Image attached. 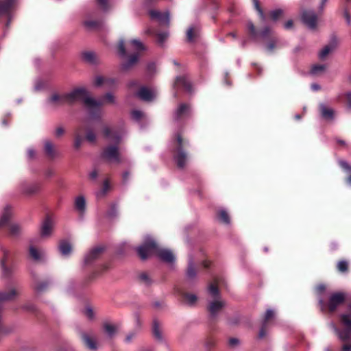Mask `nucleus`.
<instances>
[{"mask_svg":"<svg viewBox=\"0 0 351 351\" xmlns=\"http://www.w3.org/2000/svg\"><path fill=\"white\" fill-rule=\"evenodd\" d=\"M137 252L142 259L156 254L161 261L167 263H172L175 261V256L170 250L158 247L149 237L145 238L144 243L137 248Z\"/></svg>","mask_w":351,"mask_h":351,"instance_id":"nucleus-1","label":"nucleus"},{"mask_svg":"<svg viewBox=\"0 0 351 351\" xmlns=\"http://www.w3.org/2000/svg\"><path fill=\"white\" fill-rule=\"evenodd\" d=\"M66 102L72 103L82 99L86 107L90 112L99 109L101 102L92 97L84 88H78L64 95Z\"/></svg>","mask_w":351,"mask_h":351,"instance_id":"nucleus-2","label":"nucleus"},{"mask_svg":"<svg viewBox=\"0 0 351 351\" xmlns=\"http://www.w3.org/2000/svg\"><path fill=\"white\" fill-rule=\"evenodd\" d=\"M127 50L129 52L136 51V53L131 55L128 59L121 64V69L128 71L134 66L138 61V52L145 50L144 45L138 40L134 39L127 45Z\"/></svg>","mask_w":351,"mask_h":351,"instance_id":"nucleus-3","label":"nucleus"},{"mask_svg":"<svg viewBox=\"0 0 351 351\" xmlns=\"http://www.w3.org/2000/svg\"><path fill=\"white\" fill-rule=\"evenodd\" d=\"M208 291L213 298V301L209 303L208 308L211 315L215 316L226 306V302L219 298L218 287L215 284H210L208 286Z\"/></svg>","mask_w":351,"mask_h":351,"instance_id":"nucleus-4","label":"nucleus"},{"mask_svg":"<svg viewBox=\"0 0 351 351\" xmlns=\"http://www.w3.org/2000/svg\"><path fill=\"white\" fill-rule=\"evenodd\" d=\"M349 310L350 311L348 314H343L341 316V321L343 326L345 327L343 331H339L335 328V331L342 341H347L351 337V303L349 306Z\"/></svg>","mask_w":351,"mask_h":351,"instance_id":"nucleus-5","label":"nucleus"},{"mask_svg":"<svg viewBox=\"0 0 351 351\" xmlns=\"http://www.w3.org/2000/svg\"><path fill=\"white\" fill-rule=\"evenodd\" d=\"M103 157L109 162L118 163L121 161L120 154L116 146L106 147L103 152Z\"/></svg>","mask_w":351,"mask_h":351,"instance_id":"nucleus-6","label":"nucleus"},{"mask_svg":"<svg viewBox=\"0 0 351 351\" xmlns=\"http://www.w3.org/2000/svg\"><path fill=\"white\" fill-rule=\"evenodd\" d=\"M302 20L309 29H314L316 27L317 16L314 12L311 10L304 11L302 14Z\"/></svg>","mask_w":351,"mask_h":351,"instance_id":"nucleus-7","label":"nucleus"},{"mask_svg":"<svg viewBox=\"0 0 351 351\" xmlns=\"http://www.w3.org/2000/svg\"><path fill=\"white\" fill-rule=\"evenodd\" d=\"M345 300V295L342 293H332L328 298V307L330 311H334L337 306L341 304Z\"/></svg>","mask_w":351,"mask_h":351,"instance_id":"nucleus-8","label":"nucleus"},{"mask_svg":"<svg viewBox=\"0 0 351 351\" xmlns=\"http://www.w3.org/2000/svg\"><path fill=\"white\" fill-rule=\"evenodd\" d=\"M177 142L179 145V147L178 149L177 154L175 156V160L177 162V165L179 167H184L186 165V154L182 150L181 146H182V138L180 135L177 136Z\"/></svg>","mask_w":351,"mask_h":351,"instance_id":"nucleus-9","label":"nucleus"},{"mask_svg":"<svg viewBox=\"0 0 351 351\" xmlns=\"http://www.w3.org/2000/svg\"><path fill=\"white\" fill-rule=\"evenodd\" d=\"M137 96L143 101H150L156 97V92L154 89L143 86L137 93Z\"/></svg>","mask_w":351,"mask_h":351,"instance_id":"nucleus-10","label":"nucleus"},{"mask_svg":"<svg viewBox=\"0 0 351 351\" xmlns=\"http://www.w3.org/2000/svg\"><path fill=\"white\" fill-rule=\"evenodd\" d=\"M149 16L152 19L157 20L160 24L169 25V15L168 12L164 14L157 10H150Z\"/></svg>","mask_w":351,"mask_h":351,"instance_id":"nucleus-11","label":"nucleus"},{"mask_svg":"<svg viewBox=\"0 0 351 351\" xmlns=\"http://www.w3.org/2000/svg\"><path fill=\"white\" fill-rule=\"evenodd\" d=\"M104 248L101 247H97L92 249L85 256L84 261L86 263H90L93 261L97 259L102 253Z\"/></svg>","mask_w":351,"mask_h":351,"instance_id":"nucleus-12","label":"nucleus"},{"mask_svg":"<svg viewBox=\"0 0 351 351\" xmlns=\"http://www.w3.org/2000/svg\"><path fill=\"white\" fill-rule=\"evenodd\" d=\"M54 226V222L51 219L47 217L43 222L41 227V235L47 237L50 235Z\"/></svg>","mask_w":351,"mask_h":351,"instance_id":"nucleus-13","label":"nucleus"},{"mask_svg":"<svg viewBox=\"0 0 351 351\" xmlns=\"http://www.w3.org/2000/svg\"><path fill=\"white\" fill-rule=\"evenodd\" d=\"M21 190L23 194L31 195L39 191L40 186L35 183L25 184L22 186Z\"/></svg>","mask_w":351,"mask_h":351,"instance_id":"nucleus-14","label":"nucleus"},{"mask_svg":"<svg viewBox=\"0 0 351 351\" xmlns=\"http://www.w3.org/2000/svg\"><path fill=\"white\" fill-rule=\"evenodd\" d=\"M75 209L80 213L83 214L86 210V199L83 195L77 196L75 199Z\"/></svg>","mask_w":351,"mask_h":351,"instance_id":"nucleus-15","label":"nucleus"},{"mask_svg":"<svg viewBox=\"0 0 351 351\" xmlns=\"http://www.w3.org/2000/svg\"><path fill=\"white\" fill-rule=\"evenodd\" d=\"M174 86L177 88L183 87L188 91L191 90V83L184 76L178 77Z\"/></svg>","mask_w":351,"mask_h":351,"instance_id":"nucleus-16","label":"nucleus"},{"mask_svg":"<svg viewBox=\"0 0 351 351\" xmlns=\"http://www.w3.org/2000/svg\"><path fill=\"white\" fill-rule=\"evenodd\" d=\"M82 58L84 61L89 64H96L97 62V55L92 51H86L82 54Z\"/></svg>","mask_w":351,"mask_h":351,"instance_id":"nucleus-17","label":"nucleus"},{"mask_svg":"<svg viewBox=\"0 0 351 351\" xmlns=\"http://www.w3.org/2000/svg\"><path fill=\"white\" fill-rule=\"evenodd\" d=\"M189 107L186 104H181L175 112V119L178 120L188 114Z\"/></svg>","mask_w":351,"mask_h":351,"instance_id":"nucleus-18","label":"nucleus"},{"mask_svg":"<svg viewBox=\"0 0 351 351\" xmlns=\"http://www.w3.org/2000/svg\"><path fill=\"white\" fill-rule=\"evenodd\" d=\"M320 110L322 116L326 119H332L334 117V110L332 108H328L324 104L320 105Z\"/></svg>","mask_w":351,"mask_h":351,"instance_id":"nucleus-19","label":"nucleus"},{"mask_svg":"<svg viewBox=\"0 0 351 351\" xmlns=\"http://www.w3.org/2000/svg\"><path fill=\"white\" fill-rule=\"evenodd\" d=\"M59 250L63 256H67L71 254L72 247L70 243L66 241H62L59 245Z\"/></svg>","mask_w":351,"mask_h":351,"instance_id":"nucleus-20","label":"nucleus"},{"mask_svg":"<svg viewBox=\"0 0 351 351\" xmlns=\"http://www.w3.org/2000/svg\"><path fill=\"white\" fill-rule=\"evenodd\" d=\"M336 43H330L326 46H325L319 52V57L321 59H324L326 56L333 51L336 48Z\"/></svg>","mask_w":351,"mask_h":351,"instance_id":"nucleus-21","label":"nucleus"},{"mask_svg":"<svg viewBox=\"0 0 351 351\" xmlns=\"http://www.w3.org/2000/svg\"><path fill=\"white\" fill-rule=\"evenodd\" d=\"M82 339L86 346L90 350H96L97 344L95 340L86 334L82 335Z\"/></svg>","mask_w":351,"mask_h":351,"instance_id":"nucleus-22","label":"nucleus"},{"mask_svg":"<svg viewBox=\"0 0 351 351\" xmlns=\"http://www.w3.org/2000/svg\"><path fill=\"white\" fill-rule=\"evenodd\" d=\"M160 326V322L157 320H154L152 325V331L155 338L158 340H161L162 337Z\"/></svg>","mask_w":351,"mask_h":351,"instance_id":"nucleus-23","label":"nucleus"},{"mask_svg":"<svg viewBox=\"0 0 351 351\" xmlns=\"http://www.w3.org/2000/svg\"><path fill=\"white\" fill-rule=\"evenodd\" d=\"M11 215V208L9 206H6L4 209V212L0 219V227L7 224Z\"/></svg>","mask_w":351,"mask_h":351,"instance_id":"nucleus-24","label":"nucleus"},{"mask_svg":"<svg viewBox=\"0 0 351 351\" xmlns=\"http://www.w3.org/2000/svg\"><path fill=\"white\" fill-rule=\"evenodd\" d=\"M13 3V0H3L0 1V14H5L8 12Z\"/></svg>","mask_w":351,"mask_h":351,"instance_id":"nucleus-25","label":"nucleus"},{"mask_svg":"<svg viewBox=\"0 0 351 351\" xmlns=\"http://www.w3.org/2000/svg\"><path fill=\"white\" fill-rule=\"evenodd\" d=\"M29 252L30 256L36 261L40 260L43 255V253L42 252L39 251L34 246L29 247Z\"/></svg>","mask_w":351,"mask_h":351,"instance_id":"nucleus-26","label":"nucleus"},{"mask_svg":"<svg viewBox=\"0 0 351 351\" xmlns=\"http://www.w3.org/2000/svg\"><path fill=\"white\" fill-rule=\"evenodd\" d=\"M219 220L225 224H229L230 222V217L225 210H220L218 213Z\"/></svg>","mask_w":351,"mask_h":351,"instance_id":"nucleus-27","label":"nucleus"},{"mask_svg":"<svg viewBox=\"0 0 351 351\" xmlns=\"http://www.w3.org/2000/svg\"><path fill=\"white\" fill-rule=\"evenodd\" d=\"M197 298L194 294H185L184 296V302L189 306H192L196 303Z\"/></svg>","mask_w":351,"mask_h":351,"instance_id":"nucleus-28","label":"nucleus"},{"mask_svg":"<svg viewBox=\"0 0 351 351\" xmlns=\"http://www.w3.org/2000/svg\"><path fill=\"white\" fill-rule=\"evenodd\" d=\"M97 101L101 102L100 106H101L105 102L110 103V104H114L115 102V99H114V97L111 93H107L104 96V97L102 100H97ZM99 107H101V106H99ZM99 110V109H97L95 110H91L90 112H94L98 111Z\"/></svg>","mask_w":351,"mask_h":351,"instance_id":"nucleus-29","label":"nucleus"},{"mask_svg":"<svg viewBox=\"0 0 351 351\" xmlns=\"http://www.w3.org/2000/svg\"><path fill=\"white\" fill-rule=\"evenodd\" d=\"M10 234L12 236H16L21 232V227L19 224L11 223L8 224Z\"/></svg>","mask_w":351,"mask_h":351,"instance_id":"nucleus-30","label":"nucleus"},{"mask_svg":"<svg viewBox=\"0 0 351 351\" xmlns=\"http://www.w3.org/2000/svg\"><path fill=\"white\" fill-rule=\"evenodd\" d=\"M112 80L110 79L104 78L101 76H97L94 80V85L96 86H99L104 84H110L112 83Z\"/></svg>","mask_w":351,"mask_h":351,"instance_id":"nucleus-31","label":"nucleus"},{"mask_svg":"<svg viewBox=\"0 0 351 351\" xmlns=\"http://www.w3.org/2000/svg\"><path fill=\"white\" fill-rule=\"evenodd\" d=\"M84 25L88 29H95L99 27L100 23L93 20H87L84 21Z\"/></svg>","mask_w":351,"mask_h":351,"instance_id":"nucleus-32","label":"nucleus"},{"mask_svg":"<svg viewBox=\"0 0 351 351\" xmlns=\"http://www.w3.org/2000/svg\"><path fill=\"white\" fill-rule=\"evenodd\" d=\"M104 329L106 333L110 337L116 332V327L114 325L108 323L104 324Z\"/></svg>","mask_w":351,"mask_h":351,"instance_id":"nucleus-33","label":"nucleus"},{"mask_svg":"<svg viewBox=\"0 0 351 351\" xmlns=\"http://www.w3.org/2000/svg\"><path fill=\"white\" fill-rule=\"evenodd\" d=\"M45 150L47 154L49 155L50 157H53L55 156L53 145L51 142L47 141L45 143Z\"/></svg>","mask_w":351,"mask_h":351,"instance_id":"nucleus-34","label":"nucleus"},{"mask_svg":"<svg viewBox=\"0 0 351 351\" xmlns=\"http://www.w3.org/2000/svg\"><path fill=\"white\" fill-rule=\"evenodd\" d=\"M103 133L104 135L107 138H112L117 140L119 138L118 136L114 134V132L109 128V127H104L103 129Z\"/></svg>","mask_w":351,"mask_h":351,"instance_id":"nucleus-35","label":"nucleus"},{"mask_svg":"<svg viewBox=\"0 0 351 351\" xmlns=\"http://www.w3.org/2000/svg\"><path fill=\"white\" fill-rule=\"evenodd\" d=\"M253 3H254V5L255 7V9L257 10L261 20L263 21H264L265 20V14H264L263 10L261 9V8L259 5L258 0H253Z\"/></svg>","mask_w":351,"mask_h":351,"instance_id":"nucleus-36","label":"nucleus"},{"mask_svg":"<svg viewBox=\"0 0 351 351\" xmlns=\"http://www.w3.org/2000/svg\"><path fill=\"white\" fill-rule=\"evenodd\" d=\"M326 66L323 64L314 65L311 69V73L317 75L324 72Z\"/></svg>","mask_w":351,"mask_h":351,"instance_id":"nucleus-37","label":"nucleus"},{"mask_svg":"<svg viewBox=\"0 0 351 351\" xmlns=\"http://www.w3.org/2000/svg\"><path fill=\"white\" fill-rule=\"evenodd\" d=\"M50 101L51 103H54V104L58 103V102H60V103L66 102L64 95L60 96L57 94H54L51 97Z\"/></svg>","mask_w":351,"mask_h":351,"instance_id":"nucleus-38","label":"nucleus"},{"mask_svg":"<svg viewBox=\"0 0 351 351\" xmlns=\"http://www.w3.org/2000/svg\"><path fill=\"white\" fill-rule=\"evenodd\" d=\"M274 317V312L273 310L268 309L264 316L263 324L265 325L267 322Z\"/></svg>","mask_w":351,"mask_h":351,"instance_id":"nucleus-39","label":"nucleus"},{"mask_svg":"<svg viewBox=\"0 0 351 351\" xmlns=\"http://www.w3.org/2000/svg\"><path fill=\"white\" fill-rule=\"evenodd\" d=\"M83 141V137L80 133H77L75 136L74 146L75 148L79 149Z\"/></svg>","mask_w":351,"mask_h":351,"instance_id":"nucleus-40","label":"nucleus"},{"mask_svg":"<svg viewBox=\"0 0 351 351\" xmlns=\"http://www.w3.org/2000/svg\"><path fill=\"white\" fill-rule=\"evenodd\" d=\"M283 12L280 9L275 10L270 13L271 18L276 21L282 14Z\"/></svg>","mask_w":351,"mask_h":351,"instance_id":"nucleus-41","label":"nucleus"},{"mask_svg":"<svg viewBox=\"0 0 351 351\" xmlns=\"http://www.w3.org/2000/svg\"><path fill=\"white\" fill-rule=\"evenodd\" d=\"M119 55L121 56H125L126 55V49L124 45L123 40H120L118 45Z\"/></svg>","mask_w":351,"mask_h":351,"instance_id":"nucleus-42","label":"nucleus"},{"mask_svg":"<svg viewBox=\"0 0 351 351\" xmlns=\"http://www.w3.org/2000/svg\"><path fill=\"white\" fill-rule=\"evenodd\" d=\"M186 275H187V277L189 278H193L196 275V272H195V270L192 265V263H190L189 264V268L187 269V273H186Z\"/></svg>","mask_w":351,"mask_h":351,"instance_id":"nucleus-43","label":"nucleus"},{"mask_svg":"<svg viewBox=\"0 0 351 351\" xmlns=\"http://www.w3.org/2000/svg\"><path fill=\"white\" fill-rule=\"evenodd\" d=\"M84 314L86 316V317L89 319H93L95 317V313H94L93 310L89 306H88L85 308Z\"/></svg>","mask_w":351,"mask_h":351,"instance_id":"nucleus-44","label":"nucleus"},{"mask_svg":"<svg viewBox=\"0 0 351 351\" xmlns=\"http://www.w3.org/2000/svg\"><path fill=\"white\" fill-rule=\"evenodd\" d=\"M337 268L340 271H345L348 269V263L346 261H340L337 265Z\"/></svg>","mask_w":351,"mask_h":351,"instance_id":"nucleus-45","label":"nucleus"},{"mask_svg":"<svg viewBox=\"0 0 351 351\" xmlns=\"http://www.w3.org/2000/svg\"><path fill=\"white\" fill-rule=\"evenodd\" d=\"M132 117L135 120H139L143 117V114L142 112L139 110H134L132 112Z\"/></svg>","mask_w":351,"mask_h":351,"instance_id":"nucleus-46","label":"nucleus"},{"mask_svg":"<svg viewBox=\"0 0 351 351\" xmlns=\"http://www.w3.org/2000/svg\"><path fill=\"white\" fill-rule=\"evenodd\" d=\"M187 40L190 42L193 41L194 39V29L193 27L189 28L186 32Z\"/></svg>","mask_w":351,"mask_h":351,"instance_id":"nucleus-47","label":"nucleus"},{"mask_svg":"<svg viewBox=\"0 0 351 351\" xmlns=\"http://www.w3.org/2000/svg\"><path fill=\"white\" fill-rule=\"evenodd\" d=\"M95 138H96L95 134L93 132H89L87 133L86 139L89 142H91V143L94 142L95 141Z\"/></svg>","mask_w":351,"mask_h":351,"instance_id":"nucleus-48","label":"nucleus"},{"mask_svg":"<svg viewBox=\"0 0 351 351\" xmlns=\"http://www.w3.org/2000/svg\"><path fill=\"white\" fill-rule=\"evenodd\" d=\"M341 167L348 171H351V167L348 165V163L346 161H341L339 162Z\"/></svg>","mask_w":351,"mask_h":351,"instance_id":"nucleus-49","label":"nucleus"},{"mask_svg":"<svg viewBox=\"0 0 351 351\" xmlns=\"http://www.w3.org/2000/svg\"><path fill=\"white\" fill-rule=\"evenodd\" d=\"M168 37L167 32L160 33L158 34V38L159 42L162 43Z\"/></svg>","mask_w":351,"mask_h":351,"instance_id":"nucleus-50","label":"nucleus"},{"mask_svg":"<svg viewBox=\"0 0 351 351\" xmlns=\"http://www.w3.org/2000/svg\"><path fill=\"white\" fill-rule=\"evenodd\" d=\"M247 27L251 33L252 35L255 36L256 35V29L254 24L252 22H249L247 23Z\"/></svg>","mask_w":351,"mask_h":351,"instance_id":"nucleus-51","label":"nucleus"},{"mask_svg":"<svg viewBox=\"0 0 351 351\" xmlns=\"http://www.w3.org/2000/svg\"><path fill=\"white\" fill-rule=\"evenodd\" d=\"M97 3H99V5L101 6V8L104 10H107V1L106 0H97Z\"/></svg>","mask_w":351,"mask_h":351,"instance_id":"nucleus-52","label":"nucleus"},{"mask_svg":"<svg viewBox=\"0 0 351 351\" xmlns=\"http://www.w3.org/2000/svg\"><path fill=\"white\" fill-rule=\"evenodd\" d=\"M271 32V29L269 27L265 28L261 32V36L263 38H266L267 35H269Z\"/></svg>","mask_w":351,"mask_h":351,"instance_id":"nucleus-53","label":"nucleus"},{"mask_svg":"<svg viewBox=\"0 0 351 351\" xmlns=\"http://www.w3.org/2000/svg\"><path fill=\"white\" fill-rule=\"evenodd\" d=\"M64 132V130L62 128L60 127V128H58L56 130V135L57 136H60L61 135H62Z\"/></svg>","mask_w":351,"mask_h":351,"instance_id":"nucleus-54","label":"nucleus"},{"mask_svg":"<svg viewBox=\"0 0 351 351\" xmlns=\"http://www.w3.org/2000/svg\"><path fill=\"white\" fill-rule=\"evenodd\" d=\"M140 278L144 281L145 283H148L149 282V277L147 274H143L140 276Z\"/></svg>","mask_w":351,"mask_h":351,"instance_id":"nucleus-55","label":"nucleus"},{"mask_svg":"<svg viewBox=\"0 0 351 351\" xmlns=\"http://www.w3.org/2000/svg\"><path fill=\"white\" fill-rule=\"evenodd\" d=\"M229 343L231 346H237L239 343V340L237 339H235V338L230 339L229 340Z\"/></svg>","mask_w":351,"mask_h":351,"instance_id":"nucleus-56","label":"nucleus"},{"mask_svg":"<svg viewBox=\"0 0 351 351\" xmlns=\"http://www.w3.org/2000/svg\"><path fill=\"white\" fill-rule=\"evenodd\" d=\"M292 27H293V21L291 20L287 21L285 24V27L286 29H291Z\"/></svg>","mask_w":351,"mask_h":351,"instance_id":"nucleus-57","label":"nucleus"},{"mask_svg":"<svg viewBox=\"0 0 351 351\" xmlns=\"http://www.w3.org/2000/svg\"><path fill=\"white\" fill-rule=\"evenodd\" d=\"M351 350V344H344L342 346V351H350Z\"/></svg>","mask_w":351,"mask_h":351,"instance_id":"nucleus-58","label":"nucleus"},{"mask_svg":"<svg viewBox=\"0 0 351 351\" xmlns=\"http://www.w3.org/2000/svg\"><path fill=\"white\" fill-rule=\"evenodd\" d=\"M90 177L91 179H95L97 177V172L96 171H93L90 173Z\"/></svg>","mask_w":351,"mask_h":351,"instance_id":"nucleus-59","label":"nucleus"},{"mask_svg":"<svg viewBox=\"0 0 351 351\" xmlns=\"http://www.w3.org/2000/svg\"><path fill=\"white\" fill-rule=\"evenodd\" d=\"M275 47V43L274 42H271L268 45H267V49L269 51H271L274 49Z\"/></svg>","mask_w":351,"mask_h":351,"instance_id":"nucleus-60","label":"nucleus"},{"mask_svg":"<svg viewBox=\"0 0 351 351\" xmlns=\"http://www.w3.org/2000/svg\"><path fill=\"white\" fill-rule=\"evenodd\" d=\"M345 17H346L347 23L348 25H350L351 23V18L347 12L345 13Z\"/></svg>","mask_w":351,"mask_h":351,"instance_id":"nucleus-61","label":"nucleus"},{"mask_svg":"<svg viewBox=\"0 0 351 351\" xmlns=\"http://www.w3.org/2000/svg\"><path fill=\"white\" fill-rule=\"evenodd\" d=\"M346 97L348 99V105L350 107H351V93H348L346 94Z\"/></svg>","mask_w":351,"mask_h":351,"instance_id":"nucleus-62","label":"nucleus"},{"mask_svg":"<svg viewBox=\"0 0 351 351\" xmlns=\"http://www.w3.org/2000/svg\"><path fill=\"white\" fill-rule=\"evenodd\" d=\"M311 88L313 90H319L320 87L318 84H313L311 85Z\"/></svg>","mask_w":351,"mask_h":351,"instance_id":"nucleus-63","label":"nucleus"},{"mask_svg":"<svg viewBox=\"0 0 351 351\" xmlns=\"http://www.w3.org/2000/svg\"><path fill=\"white\" fill-rule=\"evenodd\" d=\"M27 154L29 158H33L35 155V153L32 149H29Z\"/></svg>","mask_w":351,"mask_h":351,"instance_id":"nucleus-64","label":"nucleus"}]
</instances>
